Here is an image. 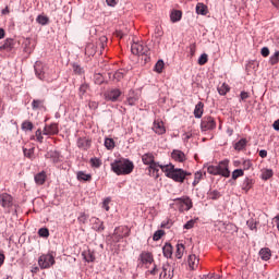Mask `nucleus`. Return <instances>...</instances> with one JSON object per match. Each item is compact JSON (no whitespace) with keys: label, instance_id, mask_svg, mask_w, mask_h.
<instances>
[{"label":"nucleus","instance_id":"412c9836","mask_svg":"<svg viewBox=\"0 0 279 279\" xmlns=\"http://www.w3.org/2000/svg\"><path fill=\"white\" fill-rule=\"evenodd\" d=\"M138 102V94L134 93V90H130L129 97L126 98V104L129 106H136Z\"/></svg>","mask_w":279,"mask_h":279},{"label":"nucleus","instance_id":"79ce46f5","mask_svg":"<svg viewBox=\"0 0 279 279\" xmlns=\"http://www.w3.org/2000/svg\"><path fill=\"white\" fill-rule=\"evenodd\" d=\"M175 160L184 162V160H186V155L181 150H175Z\"/></svg>","mask_w":279,"mask_h":279},{"label":"nucleus","instance_id":"c9c22d12","mask_svg":"<svg viewBox=\"0 0 279 279\" xmlns=\"http://www.w3.org/2000/svg\"><path fill=\"white\" fill-rule=\"evenodd\" d=\"M246 226L250 228V230H254L256 232L257 226H258V221H256L254 218H251L246 221Z\"/></svg>","mask_w":279,"mask_h":279},{"label":"nucleus","instance_id":"774afa93","mask_svg":"<svg viewBox=\"0 0 279 279\" xmlns=\"http://www.w3.org/2000/svg\"><path fill=\"white\" fill-rule=\"evenodd\" d=\"M272 128H274V130H276V132L279 131V120H276V121L274 122Z\"/></svg>","mask_w":279,"mask_h":279},{"label":"nucleus","instance_id":"9d476101","mask_svg":"<svg viewBox=\"0 0 279 279\" xmlns=\"http://www.w3.org/2000/svg\"><path fill=\"white\" fill-rule=\"evenodd\" d=\"M34 69H35V74H36V77H38V80H49L47 78V65L43 64V62L40 61H37L34 65Z\"/></svg>","mask_w":279,"mask_h":279},{"label":"nucleus","instance_id":"5701e85b","mask_svg":"<svg viewBox=\"0 0 279 279\" xmlns=\"http://www.w3.org/2000/svg\"><path fill=\"white\" fill-rule=\"evenodd\" d=\"M153 130L156 134H165V123L160 121H155L153 125Z\"/></svg>","mask_w":279,"mask_h":279},{"label":"nucleus","instance_id":"338daca9","mask_svg":"<svg viewBox=\"0 0 279 279\" xmlns=\"http://www.w3.org/2000/svg\"><path fill=\"white\" fill-rule=\"evenodd\" d=\"M243 167H244V169H250V167H252V161L245 160V161L243 162Z\"/></svg>","mask_w":279,"mask_h":279},{"label":"nucleus","instance_id":"09e8293b","mask_svg":"<svg viewBox=\"0 0 279 279\" xmlns=\"http://www.w3.org/2000/svg\"><path fill=\"white\" fill-rule=\"evenodd\" d=\"M105 147L106 149H112L114 147V140L112 138H106L105 140Z\"/></svg>","mask_w":279,"mask_h":279},{"label":"nucleus","instance_id":"ea45409f","mask_svg":"<svg viewBox=\"0 0 279 279\" xmlns=\"http://www.w3.org/2000/svg\"><path fill=\"white\" fill-rule=\"evenodd\" d=\"M185 247H184V244H178L177 245V258H182V256H184V252H185Z\"/></svg>","mask_w":279,"mask_h":279},{"label":"nucleus","instance_id":"a211bd4d","mask_svg":"<svg viewBox=\"0 0 279 279\" xmlns=\"http://www.w3.org/2000/svg\"><path fill=\"white\" fill-rule=\"evenodd\" d=\"M14 45H15L14 39L8 38V39L4 40L3 45L0 46V51L10 52L14 49Z\"/></svg>","mask_w":279,"mask_h":279},{"label":"nucleus","instance_id":"f257e3e1","mask_svg":"<svg viewBox=\"0 0 279 279\" xmlns=\"http://www.w3.org/2000/svg\"><path fill=\"white\" fill-rule=\"evenodd\" d=\"M154 157V154L146 153L142 156V162L145 165H149V173L153 175V178H159V171H161L167 175V178H171L172 180H175V166L169 163V165H159L157 163Z\"/></svg>","mask_w":279,"mask_h":279},{"label":"nucleus","instance_id":"39448f33","mask_svg":"<svg viewBox=\"0 0 279 279\" xmlns=\"http://www.w3.org/2000/svg\"><path fill=\"white\" fill-rule=\"evenodd\" d=\"M175 202L180 213H184L193 208V201H191V197L189 196L175 198Z\"/></svg>","mask_w":279,"mask_h":279},{"label":"nucleus","instance_id":"37998d69","mask_svg":"<svg viewBox=\"0 0 279 279\" xmlns=\"http://www.w3.org/2000/svg\"><path fill=\"white\" fill-rule=\"evenodd\" d=\"M165 236V230H157L153 235V241H160Z\"/></svg>","mask_w":279,"mask_h":279},{"label":"nucleus","instance_id":"13d9d810","mask_svg":"<svg viewBox=\"0 0 279 279\" xmlns=\"http://www.w3.org/2000/svg\"><path fill=\"white\" fill-rule=\"evenodd\" d=\"M88 107L90 108V110H97V108H99V102L89 101Z\"/></svg>","mask_w":279,"mask_h":279},{"label":"nucleus","instance_id":"20e7f679","mask_svg":"<svg viewBox=\"0 0 279 279\" xmlns=\"http://www.w3.org/2000/svg\"><path fill=\"white\" fill-rule=\"evenodd\" d=\"M40 269H49L56 265V258L51 254H44L38 258Z\"/></svg>","mask_w":279,"mask_h":279},{"label":"nucleus","instance_id":"aec40b11","mask_svg":"<svg viewBox=\"0 0 279 279\" xmlns=\"http://www.w3.org/2000/svg\"><path fill=\"white\" fill-rule=\"evenodd\" d=\"M92 228L96 230V232H104V221H100L99 218H92Z\"/></svg>","mask_w":279,"mask_h":279},{"label":"nucleus","instance_id":"dca6fc26","mask_svg":"<svg viewBox=\"0 0 279 279\" xmlns=\"http://www.w3.org/2000/svg\"><path fill=\"white\" fill-rule=\"evenodd\" d=\"M34 180L37 186H43V184L47 182V172L45 171L38 172L37 174H35Z\"/></svg>","mask_w":279,"mask_h":279},{"label":"nucleus","instance_id":"7c9ffc66","mask_svg":"<svg viewBox=\"0 0 279 279\" xmlns=\"http://www.w3.org/2000/svg\"><path fill=\"white\" fill-rule=\"evenodd\" d=\"M206 175V172L197 171L194 174V181L192 183V186H197L199 182H202V179Z\"/></svg>","mask_w":279,"mask_h":279},{"label":"nucleus","instance_id":"603ef678","mask_svg":"<svg viewBox=\"0 0 279 279\" xmlns=\"http://www.w3.org/2000/svg\"><path fill=\"white\" fill-rule=\"evenodd\" d=\"M39 236H43L44 239H47L49 236V229L47 228H41L38 230Z\"/></svg>","mask_w":279,"mask_h":279},{"label":"nucleus","instance_id":"bf43d9fd","mask_svg":"<svg viewBox=\"0 0 279 279\" xmlns=\"http://www.w3.org/2000/svg\"><path fill=\"white\" fill-rule=\"evenodd\" d=\"M260 53H262L263 58H268L269 48H267V47L262 48Z\"/></svg>","mask_w":279,"mask_h":279},{"label":"nucleus","instance_id":"6e6d98bb","mask_svg":"<svg viewBox=\"0 0 279 279\" xmlns=\"http://www.w3.org/2000/svg\"><path fill=\"white\" fill-rule=\"evenodd\" d=\"M195 227V220H190V221H187L184 226H183V228L185 229V230H191L192 228H194Z\"/></svg>","mask_w":279,"mask_h":279},{"label":"nucleus","instance_id":"b1692460","mask_svg":"<svg viewBox=\"0 0 279 279\" xmlns=\"http://www.w3.org/2000/svg\"><path fill=\"white\" fill-rule=\"evenodd\" d=\"M162 252L166 258H171L173 256V246L171 243H166L162 247Z\"/></svg>","mask_w":279,"mask_h":279},{"label":"nucleus","instance_id":"423d86ee","mask_svg":"<svg viewBox=\"0 0 279 279\" xmlns=\"http://www.w3.org/2000/svg\"><path fill=\"white\" fill-rule=\"evenodd\" d=\"M130 232L131 230L125 226L118 227L113 231L112 239L116 243H119L121 239L130 236Z\"/></svg>","mask_w":279,"mask_h":279},{"label":"nucleus","instance_id":"72a5a7b5","mask_svg":"<svg viewBox=\"0 0 279 279\" xmlns=\"http://www.w3.org/2000/svg\"><path fill=\"white\" fill-rule=\"evenodd\" d=\"M246 146H247V140L242 138L238 143H235L234 149H236V151H241L242 149H245Z\"/></svg>","mask_w":279,"mask_h":279},{"label":"nucleus","instance_id":"2f4dec72","mask_svg":"<svg viewBox=\"0 0 279 279\" xmlns=\"http://www.w3.org/2000/svg\"><path fill=\"white\" fill-rule=\"evenodd\" d=\"M82 256L86 260V263H93L95 262V253L90 251H85L82 253Z\"/></svg>","mask_w":279,"mask_h":279},{"label":"nucleus","instance_id":"6e6552de","mask_svg":"<svg viewBox=\"0 0 279 279\" xmlns=\"http://www.w3.org/2000/svg\"><path fill=\"white\" fill-rule=\"evenodd\" d=\"M133 56H149V48L140 43H133L131 46Z\"/></svg>","mask_w":279,"mask_h":279},{"label":"nucleus","instance_id":"6ab92c4d","mask_svg":"<svg viewBox=\"0 0 279 279\" xmlns=\"http://www.w3.org/2000/svg\"><path fill=\"white\" fill-rule=\"evenodd\" d=\"M90 143H92L90 140L86 137H80L77 140V147L86 151L87 149H90Z\"/></svg>","mask_w":279,"mask_h":279},{"label":"nucleus","instance_id":"5fc2aeb1","mask_svg":"<svg viewBox=\"0 0 279 279\" xmlns=\"http://www.w3.org/2000/svg\"><path fill=\"white\" fill-rule=\"evenodd\" d=\"M77 221H78L80 223H86V221H88V216L83 213V214H81V215L78 216Z\"/></svg>","mask_w":279,"mask_h":279},{"label":"nucleus","instance_id":"f3484780","mask_svg":"<svg viewBox=\"0 0 279 279\" xmlns=\"http://www.w3.org/2000/svg\"><path fill=\"white\" fill-rule=\"evenodd\" d=\"M140 258L143 265H151L154 263V255H151L149 252H143L140 255Z\"/></svg>","mask_w":279,"mask_h":279},{"label":"nucleus","instance_id":"8fccbe9b","mask_svg":"<svg viewBox=\"0 0 279 279\" xmlns=\"http://www.w3.org/2000/svg\"><path fill=\"white\" fill-rule=\"evenodd\" d=\"M162 69H165V61L162 60L157 61V63L155 64V71L157 73H160Z\"/></svg>","mask_w":279,"mask_h":279},{"label":"nucleus","instance_id":"a18cd8bd","mask_svg":"<svg viewBox=\"0 0 279 279\" xmlns=\"http://www.w3.org/2000/svg\"><path fill=\"white\" fill-rule=\"evenodd\" d=\"M245 173L243 172V169H235L232 172V180H238V178H243Z\"/></svg>","mask_w":279,"mask_h":279},{"label":"nucleus","instance_id":"e2e57ef3","mask_svg":"<svg viewBox=\"0 0 279 279\" xmlns=\"http://www.w3.org/2000/svg\"><path fill=\"white\" fill-rule=\"evenodd\" d=\"M23 151H24V156H26V158H32V155L34 154L32 150H29L27 148H24Z\"/></svg>","mask_w":279,"mask_h":279},{"label":"nucleus","instance_id":"49530a36","mask_svg":"<svg viewBox=\"0 0 279 279\" xmlns=\"http://www.w3.org/2000/svg\"><path fill=\"white\" fill-rule=\"evenodd\" d=\"M89 162H90V166H92V167H95L96 169H99V167H101V159H99V158H97V157L92 158V159L89 160Z\"/></svg>","mask_w":279,"mask_h":279},{"label":"nucleus","instance_id":"864d4df0","mask_svg":"<svg viewBox=\"0 0 279 279\" xmlns=\"http://www.w3.org/2000/svg\"><path fill=\"white\" fill-rule=\"evenodd\" d=\"M221 197V194L219 191H213L209 193V199H219Z\"/></svg>","mask_w":279,"mask_h":279},{"label":"nucleus","instance_id":"9b49d317","mask_svg":"<svg viewBox=\"0 0 279 279\" xmlns=\"http://www.w3.org/2000/svg\"><path fill=\"white\" fill-rule=\"evenodd\" d=\"M123 93L119 88H112L105 93L106 101H119V97H121Z\"/></svg>","mask_w":279,"mask_h":279},{"label":"nucleus","instance_id":"e433bc0d","mask_svg":"<svg viewBox=\"0 0 279 279\" xmlns=\"http://www.w3.org/2000/svg\"><path fill=\"white\" fill-rule=\"evenodd\" d=\"M270 178H274V170L265 169V170L262 171V179L263 180H269Z\"/></svg>","mask_w":279,"mask_h":279},{"label":"nucleus","instance_id":"c85d7f7f","mask_svg":"<svg viewBox=\"0 0 279 279\" xmlns=\"http://www.w3.org/2000/svg\"><path fill=\"white\" fill-rule=\"evenodd\" d=\"M33 110H43L45 108V100L43 99H34L32 102Z\"/></svg>","mask_w":279,"mask_h":279},{"label":"nucleus","instance_id":"2eb2a0df","mask_svg":"<svg viewBox=\"0 0 279 279\" xmlns=\"http://www.w3.org/2000/svg\"><path fill=\"white\" fill-rule=\"evenodd\" d=\"M189 267L192 271H195L199 267V259L197 258V255L192 254L187 258Z\"/></svg>","mask_w":279,"mask_h":279},{"label":"nucleus","instance_id":"f704fd0d","mask_svg":"<svg viewBox=\"0 0 279 279\" xmlns=\"http://www.w3.org/2000/svg\"><path fill=\"white\" fill-rule=\"evenodd\" d=\"M218 93L219 95H228V93H230V85L223 83L220 87H218Z\"/></svg>","mask_w":279,"mask_h":279},{"label":"nucleus","instance_id":"c756f323","mask_svg":"<svg viewBox=\"0 0 279 279\" xmlns=\"http://www.w3.org/2000/svg\"><path fill=\"white\" fill-rule=\"evenodd\" d=\"M252 186H254V181L250 178L244 179L242 183V191H245V193H247L250 189H252Z\"/></svg>","mask_w":279,"mask_h":279},{"label":"nucleus","instance_id":"1a4fd4ad","mask_svg":"<svg viewBox=\"0 0 279 279\" xmlns=\"http://www.w3.org/2000/svg\"><path fill=\"white\" fill-rule=\"evenodd\" d=\"M193 175L191 171L184 170L182 168H175V182L184 184Z\"/></svg>","mask_w":279,"mask_h":279},{"label":"nucleus","instance_id":"f03ea898","mask_svg":"<svg viewBox=\"0 0 279 279\" xmlns=\"http://www.w3.org/2000/svg\"><path fill=\"white\" fill-rule=\"evenodd\" d=\"M111 171L116 175H130L134 171V162L130 159H119L111 162Z\"/></svg>","mask_w":279,"mask_h":279},{"label":"nucleus","instance_id":"0eeeda50","mask_svg":"<svg viewBox=\"0 0 279 279\" xmlns=\"http://www.w3.org/2000/svg\"><path fill=\"white\" fill-rule=\"evenodd\" d=\"M217 128V121L210 116H205L201 121L202 132H208V130H215Z\"/></svg>","mask_w":279,"mask_h":279},{"label":"nucleus","instance_id":"c03bdc74","mask_svg":"<svg viewBox=\"0 0 279 279\" xmlns=\"http://www.w3.org/2000/svg\"><path fill=\"white\" fill-rule=\"evenodd\" d=\"M113 77L117 80V82H121L123 77H125V71L124 70H119L113 74Z\"/></svg>","mask_w":279,"mask_h":279},{"label":"nucleus","instance_id":"ddd939ff","mask_svg":"<svg viewBox=\"0 0 279 279\" xmlns=\"http://www.w3.org/2000/svg\"><path fill=\"white\" fill-rule=\"evenodd\" d=\"M0 204L2 208H12V195L8 193L0 194Z\"/></svg>","mask_w":279,"mask_h":279},{"label":"nucleus","instance_id":"052dcab7","mask_svg":"<svg viewBox=\"0 0 279 279\" xmlns=\"http://www.w3.org/2000/svg\"><path fill=\"white\" fill-rule=\"evenodd\" d=\"M73 71L74 73H76L77 75H82V66L77 65V64H73Z\"/></svg>","mask_w":279,"mask_h":279},{"label":"nucleus","instance_id":"4468645a","mask_svg":"<svg viewBox=\"0 0 279 279\" xmlns=\"http://www.w3.org/2000/svg\"><path fill=\"white\" fill-rule=\"evenodd\" d=\"M58 132L59 129L57 123H52L44 128V136H56Z\"/></svg>","mask_w":279,"mask_h":279},{"label":"nucleus","instance_id":"4be33fe9","mask_svg":"<svg viewBox=\"0 0 279 279\" xmlns=\"http://www.w3.org/2000/svg\"><path fill=\"white\" fill-rule=\"evenodd\" d=\"M203 114H204V102L199 101L195 106L194 117L195 119H202Z\"/></svg>","mask_w":279,"mask_h":279},{"label":"nucleus","instance_id":"a19ab883","mask_svg":"<svg viewBox=\"0 0 279 279\" xmlns=\"http://www.w3.org/2000/svg\"><path fill=\"white\" fill-rule=\"evenodd\" d=\"M36 22L39 25H48L49 24V17L46 16V15H38L37 19H36Z\"/></svg>","mask_w":279,"mask_h":279},{"label":"nucleus","instance_id":"4c0bfd02","mask_svg":"<svg viewBox=\"0 0 279 279\" xmlns=\"http://www.w3.org/2000/svg\"><path fill=\"white\" fill-rule=\"evenodd\" d=\"M279 62V51H275V53L269 58V64L271 66H275V64H278Z\"/></svg>","mask_w":279,"mask_h":279},{"label":"nucleus","instance_id":"bb28decb","mask_svg":"<svg viewBox=\"0 0 279 279\" xmlns=\"http://www.w3.org/2000/svg\"><path fill=\"white\" fill-rule=\"evenodd\" d=\"M259 256L262 260H269L271 258V250L269 247H264L259 251Z\"/></svg>","mask_w":279,"mask_h":279},{"label":"nucleus","instance_id":"4d7b16f0","mask_svg":"<svg viewBox=\"0 0 279 279\" xmlns=\"http://www.w3.org/2000/svg\"><path fill=\"white\" fill-rule=\"evenodd\" d=\"M245 99H250V93L241 92V94H240V101H245Z\"/></svg>","mask_w":279,"mask_h":279},{"label":"nucleus","instance_id":"7ed1b4c3","mask_svg":"<svg viewBox=\"0 0 279 279\" xmlns=\"http://www.w3.org/2000/svg\"><path fill=\"white\" fill-rule=\"evenodd\" d=\"M230 160L225 159L220 161L217 166H209L207 168V173L210 175H222V178H228L230 175Z\"/></svg>","mask_w":279,"mask_h":279},{"label":"nucleus","instance_id":"680f3d73","mask_svg":"<svg viewBox=\"0 0 279 279\" xmlns=\"http://www.w3.org/2000/svg\"><path fill=\"white\" fill-rule=\"evenodd\" d=\"M86 90H88V85H81L80 95H85Z\"/></svg>","mask_w":279,"mask_h":279},{"label":"nucleus","instance_id":"58836bf2","mask_svg":"<svg viewBox=\"0 0 279 279\" xmlns=\"http://www.w3.org/2000/svg\"><path fill=\"white\" fill-rule=\"evenodd\" d=\"M24 45V51L25 53H32V51H34V49L32 47H29V45H32V39L26 38L23 43Z\"/></svg>","mask_w":279,"mask_h":279},{"label":"nucleus","instance_id":"69168bd1","mask_svg":"<svg viewBox=\"0 0 279 279\" xmlns=\"http://www.w3.org/2000/svg\"><path fill=\"white\" fill-rule=\"evenodd\" d=\"M181 20H182V11L177 10L175 11V21L178 22V21H181Z\"/></svg>","mask_w":279,"mask_h":279},{"label":"nucleus","instance_id":"473e14b6","mask_svg":"<svg viewBox=\"0 0 279 279\" xmlns=\"http://www.w3.org/2000/svg\"><path fill=\"white\" fill-rule=\"evenodd\" d=\"M23 132H32L34 130V123L29 120H25L21 125Z\"/></svg>","mask_w":279,"mask_h":279},{"label":"nucleus","instance_id":"3c124183","mask_svg":"<svg viewBox=\"0 0 279 279\" xmlns=\"http://www.w3.org/2000/svg\"><path fill=\"white\" fill-rule=\"evenodd\" d=\"M110 202H112L110 197L105 198L102 202V208H105L107 213L110 210Z\"/></svg>","mask_w":279,"mask_h":279},{"label":"nucleus","instance_id":"0e129e2a","mask_svg":"<svg viewBox=\"0 0 279 279\" xmlns=\"http://www.w3.org/2000/svg\"><path fill=\"white\" fill-rule=\"evenodd\" d=\"M106 3L110 8H114V5H117V0H106Z\"/></svg>","mask_w":279,"mask_h":279},{"label":"nucleus","instance_id":"f8f14e48","mask_svg":"<svg viewBox=\"0 0 279 279\" xmlns=\"http://www.w3.org/2000/svg\"><path fill=\"white\" fill-rule=\"evenodd\" d=\"M174 270L173 266L166 264L162 266V271L159 276L160 279H172L174 276Z\"/></svg>","mask_w":279,"mask_h":279},{"label":"nucleus","instance_id":"393cba45","mask_svg":"<svg viewBox=\"0 0 279 279\" xmlns=\"http://www.w3.org/2000/svg\"><path fill=\"white\" fill-rule=\"evenodd\" d=\"M45 134H44V131L38 129L36 132H35V135H32L31 136V141H37V143H44L45 141Z\"/></svg>","mask_w":279,"mask_h":279},{"label":"nucleus","instance_id":"de8ad7c7","mask_svg":"<svg viewBox=\"0 0 279 279\" xmlns=\"http://www.w3.org/2000/svg\"><path fill=\"white\" fill-rule=\"evenodd\" d=\"M207 62H208V54L206 53L201 54V57L198 58L199 66H204V64H206Z\"/></svg>","mask_w":279,"mask_h":279},{"label":"nucleus","instance_id":"a878e982","mask_svg":"<svg viewBox=\"0 0 279 279\" xmlns=\"http://www.w3.org/2000/svg\"><path fill=\"white\" fill-rule=\"evenodd\" d=\"M196 14H201L202 16H206L208 14V7L202 2L196 4Z\"/></svg>","mask_w":279,"mask_h":279},{"label":"nucleus","instance_id":"cd10ccee","mask_svg":"<svg viewBox=\"0 0 279 279\" xmlns=\"http://www.w3.org/2000/svg\"><path fill=\"white\" fill-rule=\"evenodd\" d=\"M76 178L80 182H90L93 180V175L86 174L84 171H78Z\"/></svg>","mask_w":279,"mask_h":279}]
</instances>
